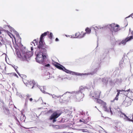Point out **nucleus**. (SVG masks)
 Here are the masks:
<instances>
[{
	"instance_id": "obj_28",
	"label": "nucleus",
	"mask_w": 133,
	"mask_h": 133,
	"mask_svg": "<svg viewBox=\"0 0 133 133\" xmlns=\"http://www.w3.org/2000/svg\"><path fill=\"white\" fill-rule=\"evenodd\" d=\"M6 32H7L8 34L9 35L10 37L11 38H12V36H13L15 39V37L13 36V35L10 32H9L8 31H6Z\"/></svg>"
},
{
	"instance_id": "obj_12",
	"label": "nucleus",
	"mask_w": 133,
	"mask_h": 133,
	"mask_svg": "<svg viewBox=\"0 0 133 133\" xmlns=\"http://www.w3.org/2000/svg\"><path fill=\"white\" fill-rule=\"evenodd\" d=\"M8 26L9 28L10 29V30L11 31V32H12L13 31V32L16 35L17 37V38H18L19 39V43H21V38L20 37L18 33V32L17 31H16L13 28L11 27L10 26Z\"/></svg>"
},
{
	"instance_id": "obj_18",
	"label": "nucleus",
	"mask_w": 133,
	"mask_h": 133,
	"mask_svg": "<svg viewBox=\"0 0 133 133\" xmlns=\"http://www.w3.org/2000/svg\"><path fill=\"white\" fill-rule=\"evenodd\" d=\"M114 81L115 83L117 84L118 85L122 83V81L121 78H117L114 79Z\"/></svg>"
},
{
	"instance_id": "obj_6",
	"label": "nucleus",
	"mask_w": 133,
	"mask_h": 133,
	"mask_svg": "<svg viewBox=\"0 0 133 133\" xmlns=\"http://www.w3.org/2000/svg\"><path fill=\"white\" fill-rule=\"evenodd\" d=\"M24 82L26 86H28L31 89H33L34 87L36 86V84H37L35 82L34 80L30 81L25 80L24 81Z\"/></svg>"
},
{
	"instance_id": "obj_17",
	"label": "nucleus",
	"mask_w": 133,
	"mask_h": 133,
	"mask_svg": "<svg viewBox=\"0 0 133 133\" xmlns=\"http://www.w3.org/2000/svg\"><path fill=\"white\" fill-rule=\"evenodd\" d=\"M3 112L6 115H8L10 113L9 111L8 108L4 106L3 107Z\"/></svg>"
},
{
	"instance_id": "obj_8",
	"label": "nucleus",
	"mask_w": 133,
	"mask_h": 133,
	"mask_svg": "<svg viewBox=\"0 0 133 133\" xmlns=\"http://www.w3.org/2000/svg\"><path fill=\"white\" fill-rule=\"evenodd\" d=\"M116 113L120 117H125L124 118V119L126 121H130L131 120L124 113L122 112V111H121L120 109L119 108H118L117 109V110L116 111Z\"/></svg>"
},
{
	"instance_id": "obj_25",
	"label": "nucleus",
	"mask_w": 133,
	"mask_h": 133,
	"mask_svg": "<svg viewBox=\"0 0 133 133\" xmlns=\"http://www.w3.org/2000/svg\"><path fill=\"white\" fill-rule=\"evenodd\" d=\"M85 31L88 34H89V33H90V32H91V30L88 28L87 27L85 29Z\"/></svg>"
},
{
	"instance_id": "obj_52",
	"label": "nucleus",
	"mask_w": 133,
	"mask_h": 133,
	"mask_svg": "<svg viewBox=\"0 0 133 133\" xmlns=\"http://www.w3.org/2000/svg\"><path fill=\"white\" fill-rule=\"evenodd\" d=\"M16 123H18V121H16Z\"/></svg>"
},
{
	"instance_id": "obj_35",
	"label": "nucleus",
	"mask_w": 133,
	"mask_h": 133,
	"mask_svg": "<svg viewBox=\"0 0 133 133\" xmlns=\"http://www.w3.org/2000/svg\"><path fill=\"white\" fill-rule=\"evenodd\" d=\"M52 112V110L50 109L49 110V111H48L46 113L47 114H49V113H51Z\"/></svg>"
},
{
	"instance_id": "obj_24",
	"label": "nucleus",
	"mask_w": 133,
	"mask_h": 133,
	"mask_svg": "<svg viewBox=\"0 0 133 133\" xmlns=\"http://www.w3.org/2000/svg\"><path fill=\"white\" fill-rule=\"evenodd\" d=\"M79 122H82V124H86L87 123V122L85 120L83 119H80L79 120Z\"/></svg>"
},
{
	"instance_id": "obj_51",
	"label": "nucleus",
	"mask_w": 133,
	"mask_h": 133,
	"mask_svg": "<svg viewBox=\"0 0 133 133\" xmlns=\"http://www.w3.org/2000/svg\"><path fill=\"white\" fill-rule=\"evenodd\" d=\"M44 104H46V103H44Z\"/></svg>"
},
{
	"instance_id": "obj_15",
	"label": "nucleus",
	"mask_w": 133,
	"mask_h": 133,
	"mask_svg": "<svg viewBox=\"0 0 133 133\" xmlns=\"http://www.w3.org/2000/svg\"><path fill=\"white\" fill-rule=\"evenodd\" d=\"M106 103H104V106H103V107L104 109V110L108 112H109V111H110L111 115H112L113 114V113L112 111L111 110V108L110 107L109 109H107V107L106 106Z\"/></svg>"
},
{
	"instance_id": "obj_27",
	"label": "nucleus",
	"mask_w": 133,
	"mask_h": 133,
	"mask_svg": "<svg viewBox=\"0 0 133 133\" xmlns=\"http://www.w3.org/2000/svg\"><path fill=\"white\" fill-rule=\"evenodd\" d=\"M37 41H36V39H34V41L32 42H31V44L32 45V44H34V46L35 45V43L36 44H37Z\"/></svg>"
},
{
	"instance_id": "obj_20",
	"label": "nucleus",
	"mask_w": 133,
	"mask_h": 133,
	"mask_svg": "<svg viewBox=\"0 0 133 133\" xmlns=\"http://www.w3.org/2000/svg\"><path fill=\"white\" fill-rule=\"evenodd\" d=\"M44 75H46V78L47 79H49L50 78V73L49 72L46 71L44 73Z\"/></svg>"
},
{
	"instance_id": "obj_49",
	"label": "nucleus",
	"mask_w": 133,
	"mask_h": 133,
	"mask_svg": "<svg viewBox=\"0 0 133 133\" xmlns=\"http://www.w3.org/2000/svg\"><path fill=\"white\" fill-rule=\"evenodd\" d=\"M24 117H25V116H24H24H23V117L24 118Z\"/></svg>"
},
{
	"instance_id": "obj_1",
	"label": "nucleus",
	"mask_w": 133,
	"mask_h": 133,
	"mask_svg": "<svg viewBox=\"0 0 133 133\" xmlns=\"http://www.w3.org/2000/svg\"><path fill=\"white\" fill-rule=\"evenodd\" d=\"M49 32L47 31L42 34L41 36L39 44L37 46L38 50L36 51L35 54L36 55V60L38 62L41 63L43 60L46 58L47 51L45 49V47L43 42V37L46 36Z\"/></svg>"
},
{
	"instance_id": "obj_38",
	"label": "nucleus",
	"mask_w": 133,
	"mask_h": 133,
	"mask_svg": "<svg viewBox=\"0 0 133 133\" xmlns=\"http://www.w3.org/2000/svg\"><path fill=\"white\" fill-rule=\"evenodd\" d=\"M118 97H117V96L116 95V97L115 98L114 100L115 99L116 100H117L118 99Z\"/></svg>"
},
{
	"instance_id": "obj_53",
	"label": "nucleus",
	"mask_w": 133,
	"mask_h": 133,
	"mask_svg": "<svg viewBox=\"0 0 133 133\" xmlns=\"http://www.w3.org/2000/svg\"><path fill=\"white\" fill-rule=\"evenodd\" d=\"M127 24H127V25H126L125 26H127Z\"/></svg>"
},
{
	"instance_id": "obj_47",
	"label": "nucleus",
	"mask_w": 133,
	"mask_h": 133,
	"mask_svg": "<svg viewBox=\"0 0 133 133\" xmlns=\"http://www.w3.org/2000/svg\"><path fill=\"white\" fill-rule=\"evenodd\" d=\"M129 132H130V133H131V131H129Z\"/></svg>"
},
{
	"instance_id": "obj_5",
	"label": "nucleus",
	"mask_w": 133,
	"mask_h": 133,
	"mask_svg": "<svg viewBox=\"0 0 133 133\" xmlns=\"http://www.w3.org/2000/svg\"><path fill=\"white\" fill-rule=\"evenodd\" d=\"M101 93V91L99 90H97L94 92H90L91 96L92 97V98L94 97V98H93V99H94L95 101L100 104L103 103L104 105V103H105L101 99H98Z\"/></svg>"
},
{
	"instance_id": "obj_44",
	"label": "nucleus",
	"mask_w": 133,
	"mask_h": 133,
	"mask_svg": "<svg viewBox=\"0 0 133 133\" xmlns=\"http://www.w3.org/2000/svg\"><path fill=\"white\" fill-rule=\"evenodd\" d=\"M130 119L131 120L130 121H132L133 123V119L131 120V119Z\"/></svg>"
},
{
	"instance_id": "obj_11",
	"label": "nucleus",
	"mask_w": 133,
	"mask_h": 133,
	"mask_svg": "<svg viewBox=\"0 0 133 133\" xmlns=\"http://www.w3.org/2000/svg\"><path fill=\"white\" fill-rule=\"evenodd\" d=\"M110 26L111 27L110 30L112 32H117L120 29L119 28V26L118 24L115 25L114 24H112L110 25Z\"/></svg>"
},
{
	"instance_id": "obj_19",
	"label": "nucleus",
	"mask_w": 133,
	"mask_h": 133,
	"mask_svg": "<svg viewBox=\"0 0 133 133\" xmlns=\"http://www.w3.org/2000/svg\"><path fill=\"white\" fill-rule=\"evenodd\" d=\"M102 81L104 84L107 85L108 82V79L106 78H104L102 79Z\"/></svg>"
},
{
	"instance_id": "obj_40",
	"label": "nucleus",
	"mask_w": 133,
	"mask_h": 133,
	"mask_svg": "<svg viewBox=\"0 0 133 133\" xmlns=\"http://www.w3.org/2000/svg\"><path fill=\"white\" fill-rule=\"evenodd\" d=\"M133 15V13H132L130 15H129V16L128 17H126V18H128V17H130L131 16H132V15Z\"/></svg>"
},
{
	"instance_id": "obj_50",
	"label": "nucleus",
	"mask_w": 133,
	"mask_h": 133,
	"mask_svg": "<svg viewBox=\"0 0 133 133\" xmlns=\"http://www.w3.org/2000/svg\"><path fill=\"white\" fill-rule=\"evenodd\" d=\"M73 129H75V130H76V129H73V128H72Z\"/></svg>"
},
{
	"instance_id": "obj_45",
	"label": "nucleus",
	"mask_w": 133,
	"mask_h": 133,
	"mask_svg": "<svg viewBox=\"0 0 133 133\" xmlns=\"http://www.w3.org/2000/svg\"><path fill=\"white\" fill-rule=\"evenodd\" d=\"M24 128H25V129H29V128H25V127H24Z\"/></svg>"
},
{
	"instance_id": "obj_14",
	"label": "nucleus",
	"mask_w": 133,
	"mask_h": 133,
	"mask_svg": "<svg viewBox=\"0 0 133 133\" xmlns=\"http://www.w3.org/2000/svg\"><path fill=\"white\" fill-rule=\"evenodd\" d=\"M47 55L46 56V58L45 59H44V60H43V61H42V62L41 63L39 62H38L36 60V57L35 58L36 60V62L40 64H42L43 65H45V66L47 67H49L50 66V64H47L45 65V60L47 59Z\"/></svg>"
},
{
	"instance_id": "obj_39",
	"label": "nucleus",
	"mask_w": 133,
	"mask_h": 133,
	"mask_svg": "<svg viewBox=\"0 0 133 133\" xmlns=\"http://www.w3.org/2000/svg\"><path fill=\"white\" fill-rule=\"evenodd\" d=\"M55 40L56 42H58L59 41L58 39L57 38H56Z\"/></svg>"
},
{
	"instance_id": "obj_32",
	"label": "nucleus",
	"mask_w": 133,
	"mask_h": 133,
	"mask_svg": "<svg viewBox=\"0 0 133 133\" xmlns=\"http://www.w3.org/2000/svg\"><path fill=\"white\" fill-rule=\"evenodd\" d=\"M16 95L19 96L21 98H22L23 97L22 96L21 94L20 93H19L18 92H17Z\"/></svg>"
},
{
	"instance_id": "obj_29",
	"label": "nucleus",
	"mask_w": 133,
	"mask_h": 133,
	"mask_svg": "<svg viewBox=\"0 0 133 133\" xmlns=\"http://www.w3.org/2000/svg\"><path fill=\"white\" fill-rule=\"evenodd\" d=\"M127 102L124 101H123V102L122 103V105H123L124 106H125V107L127 106Z\"/></svg>"
},
{
	"instance_id": "obj_10",
	"label": "nucleus",
	"mask_w": 133,
	"mask_h": 133,
	"mask_svg": "<svg viewBox=\"0 0 133 133\" xmlns=\"http://www.w3.org/2000/svg\"><path fill=\"white\" fill-rule=\"evenodd\" d=\"M132 36L127 37L125 39L123 40L121 42L119 43V45L122 44L123 45H125L127 42L129 41L133 38V31L132 32Z\"/></svg>"
},
{
	"instance_id": "obj_48",
	"label": "nucleus",
	"mask_w": 133,
	"mask_h": 133,
	"mask_svg": "<svg viewBox=\"0 0 133 133\" xmlns=\"http://www.w3.org/2000/svg\"><path fill=\"white\" fill-rule=\"evenodd\" d=\"M95 108H96L98 110V109L97 108V107H96V106H95Z\"/></svg>"
},
{
	"instance_id": "obj_9",
	"label": "nucleus",
	"mask_w": 133,
	"mask_h": 133,
	"mask_svg": "<svg viewBox=\"0 0 133 133\" xmlns=\"http://www.w3.org/2000/svg\"><path fill=\"white\" fill-rule=\"evenodd\" d=\"M61 115L60 114L58 113L57 111L54 112L50 116L49 120H52V122L54 123L56 122V119L57 118Z\"/></svg>"
},
{
	"instance_id": "obj_42",
	"label": "nucleus",
	"mask_w": 133,
	"mask_h": 133,
	"mask_svg": "<svg viewBox=\"0 0 133 133\" xmlns=\"http://www.w3.org/2000/svg\"><path fill=\"white\" fill-rule=\"evenodd\" d=\"M29 100L30 101H31L32 100V98H30V99H29Z\"/></svg>"
},
{
	"instance_id": "obj_30",
	"label": "nucleus",
	"mask_w": 133,
	"mask_h": 133,
	"mask_svg": "<svg viewBox=\"0 0 133 133\" xmlns=\"http://www.w3.org/2000/svg\"><path fill=\"white\" fill-rule=\"evenodd\" d=\"M117 97H118V95H119V94L120 92L122 91H125V90H117Z\"/></svg>"
},
{
	"instance_id": "obj_22",
	"label": "nucleus",
	"mask_w": 133,
	"mask_h": 133,
	"mask_svg": "<svg viewBox=\"0 0 133 133\" xmlns=\"http://www.w3.org/2000/svg\"><path fill=\"white\" fill-rule=\"evenodd\" d=\"M48 34V36L49 38H50V39L52 40V37L53 36V35L52 33L50 32V34L49 33Z\"/></svg>"
},
{
	"instance_id": "obj_21",
	"label": "nucleus",
	"mask_w": 133,
	"mask_h": 133,
	"mask_svg": "<svg viewBox=\"0 0 133 133\" xmlns=\"http://www.w3.org/2000/svg\"><path fill=\"white\" fill-rule=\"evenodd\" d=\"M92 28H93L95 30H96L95 28H96L97 29L99 30L102 29L104 28L103 27H101L100 26H95V27H92Z\"/></svg>"
},
{
	"instance_id": "obj_37",
	"label": "nucleus",
	"mask_w": 133,
	"mask_h": 133,
	"mask_svg": "<svg viewBox=\"0 0 133 133\" xmlns=\"http://www.w3.org/2000/svg\"><path fill=\"white\" fill-rule=\"evenodd\" d=\"M26 96L28 98L31 97V95H30L29 94H27Z\"/></svg>"
},
{
	"instance_id": "obj_16",
	"label": "nucleus",
	"mask_w": 133,
	"mask_h": 133,
	"mask_svg": "<svg viewBox=\"0 0 133 133\" xmlns=\"http://www.w3.org/2000/svg\"><path fill=\"white\" fill-rule=\"evenodd\" d=\"M36 86L38 88L40 89L41 91L44 94H47L48 92H46L45 91V89L44 88V87H42L39 85L37 84H36Z\"/></svg>"
},
{
	"instance_id": "obj_23",
	"label": "nucleus",
	"mask_w": 133,
	"mask_h": 133,
	"mask_svg": "<svg viewBox=\"0 0 133 133\" xmlns=\"http://www.w3.org/2000/svg\"><path fill=\"white\" fill-rule=\"evenodd\" d=\"M86 34V32H85L83 34V35H79L77 36L76 38H81L83 37Z\"/></svg>"
},
{
	"instance_id": "obj_33",
	"label": "nucleus",
	"mask_w": 133,
	"mask_h": 133,
	"mask_svg": "<svg viewBox=\"0 0 133 133\" xmlns=\"http://www.w3.org/2000/svg\"><path fill=\"white\" fill-rule=\"evenodd\" d=\"M14 67V69H15V71L17 72V73L19 75V76H20V74L18 72V71L17 70V68H18V67L16 66L15 67Z\"/></svg>"
},
{
	"instance_id": "obj_46",
	"label": "nucleus",
	"mask_w": 133,
	"mask_h": 133,
	"mask_svg": "<svg viewBox=\"0 0 133 133\" xmlns=\"http://www.w3.org/2000/svg\"><path fill=\"white\" fill-rule=\"evenodd\" d=\"M54 98H55V99H56V98H57V97H55Z\"/></svg>"
},
{
	"instance_id": "obj_26",
	"label": "nucleus",
	"mask_w": 133,
	"mask_h": 133,
	"mask_svg": "<svg viewBox=\"0 0 133 133\" xmlns=\"http://www.w3.org/2000/svg\"><path fill=\"white\" fill-rule=\"evenodd\" d=\"M82 132H83L85 133L88 132V130L86 129H82L79 130Z\"/></svg>"
},
{
	"instance_id": "obj_13",
	"label": "nucleus",
	"mask_w": 133,
	"mask_h": 133,
	"mask_svg": "<svg viewBox=\"0 0 133 133\" xmlns=\"http://www.w3.org/2000/svg\"><path fill=\"white\" fill-rule=\"evenodd\" d=\"M47 94H49V95H51L52 97V98H54L55 97H57V98H61V97H62L63 96L64 97H65V98H64V101H69V100H67L66 99H67L68 98V96H63V94L61 96L60 95V96H56V95H52V94L49 93H48Z\"/></svg>"
},
{
	"instance_id": "obj_3",
	"label": "nucleus",
	"mask_w": 133,
	"mask_h": 133,
	"mask_svg": "<svg viewBox=\"0 0 133 133\" xmlns=\"http://www.w3.org/2000/svg\"><path fill=\"white\" fill-rule=\"evenodd\" d=\"M87 90H88V89L86 87L81 86L78 90L71 92H66L63 94V96H68L66 99L67 100L72 99L75 101L79 102L83 100L84 96V92Z\"/></svg>"
},
{
	"instance_id": "obj_34",
	"label": "nucleus",
	"mask_w": 133,
	"mask_h": 133,
	"mask_svg": "<svg viewBox=\"0 0 133 133\" xmlns=\"http://www.w3.org/2000/svg\"><path fill=\"white\" fill-rule=\"evenodd\" d=\"M11 74L13 76H16L17 78L18 77V76L17 74L15 73H11Z\"/></svg>"
},
{
	"instance_id": "obj_41",
	"label": "nucleus",
	"mask_w": 133,
	"mask_h": 133,
	"mask_svg": "<svg viewBox=\"0 0 133 133\" xmlns=\"http://www.w3.org/2000/svg\"><path fill=\"white\" fill-rule=\"evenodd\" d=\"M125 91V92H128L129 91H130V89H129L128 90H127Z\"/></svg>"
},
{
	"instance_id": "obj_2",
	"label": "nucleus",
	"mask_w": 133,
	"mask_h": 133,
	"mask_svg": "<svg viewBox=\"0 0 133 133\" xmlns=\"http://www.w3.org/2000/svg\"><path fill=\"white\" fill-rule=\"evenodd\" d=\"M100 61H99L96 63H93L91 68V72L85 73H81L69 70L67 69L64 67L59 63H57L55 66L57 68L62 70L67 73L71 74L72 75H75L77 76H82L89 75H92L96 73L100 68Z\"/></svg>"
},
{
	"instance_id": "obj_7",
	"label": "nucleus",
	"mask_w": 133,
	"mask_h": 133,
	"mask_svg": "<svg viewBox=\"0 0 133 133\" xmlns=\"http://www.w3.org/2000/svg\"><path fill=\"white\" fill-rule=\"evenodd\" d=\"M125 64L127 65H130V68H131V65L129 59H124L123 58V60L121 61L119 63L120 67L121 68H123Z\"/></svg>"
},
{
	"instance_id": "obj_36",
	"label": "nucleus",
	"mask_w": 133,
	"mask_h": 133,
	"mask_svg": "<svg viewBox=\"0 0 133 133\" xmlns=\"http://www.w3.org/2000/svg\"><path fill=\"white\" fill-rule=\"evenodd\" d=\"M79 32H78L77 33H76L75 34V36H77L78 35H79Z\"/></svg>"
},
{
	"instance_id": "obj_43",
	"label": "nucleus",
	"mask_w": 133,
	"mask_h": 133,
	"mask_svg": "<svg viewBox=\"0 0 133 133\" xmlns=\"http://www.w3.org/2000/svg\"><path fill=\"white\" fill-rule=\"evenodd\" d=\"M117 126H115V129L116 130H117Z\"/></svg>"
},
{
	"instance_id": "obj_4",
	"label": "nucleus",
	"mask_w": 133,
	"mask_h": 133,
	"mask_svg": "<svg viewBox=\"0 0 133 133\" xmlns=\"http://www.w3.org/2000/svg\"><path fill=\"white\" fill-rule=\"evenodd\" d=\"M31 51H28L25 48L21 49V52L19 53V55L17 54L19 57L23 59V60H26L28 61L30 60V58L33 55V52L32 51L33 50V47H31Z\"/></svg>"
},
{
	"instance_id": "obj_31",
	"label": "nucleus",
	"mask_w": 133,
	"mask_h": 133,
	"mask_svg": "<svg viewBox=\"0 0 133 133\" xmlns=\"http://www.w3.org/2000/svg\"><path fill=\"white\" fill-rule=\"evenodd\" d=\"M14 116V118L15 120L16 121L18 122V123H16V124L18 125H19V121L18 120V119H17V117L16 116Z\"/></svg>"
}]
</instances>
